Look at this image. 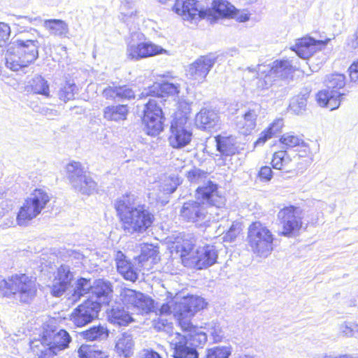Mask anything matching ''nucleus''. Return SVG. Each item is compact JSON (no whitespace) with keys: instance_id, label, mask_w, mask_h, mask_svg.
Masks as SVG:
<instances>
[{"instance_id":"nucleus-1","label":"nucleus","mask_w":358,"mask_h":358,"mask_svg":"<svg viewBox=\"0 0 358 358\" xmlns=\"http://www.w3.org/2000/svg\"><path fill=\"white\" fill-rule=\"evenodd\" d=\"M114 206L122 228L126 233L143 234L153 223V214L148 206L138 201V197L134 194L127 193L118 197Z\"/></svg>"},{"instance_id":"nucleus-2","label":"nucleus","mask_w":358,"mask_h":358,"mask_svg":"<svg viewBox=\"0 0 358 358\" xmlns=\"http://www.w3.org/2000/svg\"><path fill=\"white\" fill-rule=\"evenodd\" d=\"M206 306L205 301L198 296H189L182 302L177 303L174 308L175 318L179 325L185 330L189 331V344L194 347L203 345L207 341V332L203 327L194 326L191 322L196 312Z\"/></svg>"},{"instance_id":"nucleus-3","label":"nucleus","mask_w":358,"mask_h":358,"mask_svg":"<svg viewBox=\"0 0 358 358\" xmlns=\"http://www.w3.org/2000/svg\"><path fill=\"white\" fill-rule=\"evenodd\" d=\"M37 292L36 278L26 274H15L7 280L0 275V295L13 296L22 303H29Z\"/></svg>"},{"instance_id":"nucleus-4","label":"nucleus","mask_w":358,"mask_h":358,"mask_svg":"<svg viewBox=\"0 0 358 358\" xmlns=\"http://www.w3.org/2000/svg\"><path fill=\"white\" fill-rule=\"evenodd\" d=\"M71 341L69 333L64 329L57 332L45 331L41 340L31 342V348L40 358H52L58 352L66 348Z\"/></svg>"},{"instance_id":"nucleus-5","label":"nucleus","mask_w":358,"mask_h":358,"mask_svg":"<svg viewBox=\"0 0 358 358\" xmlns=\"http://www.w3.org/2000/svg\"><path fill=\"white\" fill-rule=\"evenodd\" d=\"M274 237L271 231L260 222H254L248 227L247 243L257 256L266 258L273 250Z\"/></svg>"},{"instance_id":"nucleus-6","label":"nucleus","mask_w":358,"mask_h":358,"mask_svg":"<svg viewBox=\"0 0 358 358\" xmlns=\"http://www.w3.org/2000/svg\"><path fill=\"white\" fill-rule=\"evenodd\" d=\"M50 201L48 194L41 189H36L24 201L16 217L19 226H26L29 221L38 216Z\"/></svg>"},{"instance_id":"nucleus-7","label":"nucleus","mask_w":358,"mask_h":358,"mask_svg":"<svg viewBox=\"0 0 358 358\" xmlns=\"http://www.w3.org/2000/svg\"><path fill=\"white\" fill-rule=\"evenodd\" d=\"M143 122L146 133L152 136L158 135L163 130L164 116L162 108L156 99H150L145 106Z\"/></svg>"},{"instance_id":"nucleus-8","label":"nucleus","mask_w":358,"mask_h":358,"mask_svg":"<svg viewBox=\"0 0 358 358\" xmlns=\"http://www.w3.org/2000/svg\"><path fill=\"white\" fill-rule=\"evenodd\" d=\"M209 213L206 202L189 200L185 202L179 210L180 219L188 223L201 226L209 220Z\"/></svg>"},{"instance_id":"nucleus-9","label":"nucleus","mask_w":358,"mask_h":358,"mask_svg":"<svg viewBox=\"0 0 358 358\" xmlns=\"http://www.w3.org/2000/svg\"><path fill=\"white\" fill-rule=\"evenodd\" d=\"M294 68L292 62L288 59L275 60L271 66H266L264 71H261L264 75V80H257V87L268 88L272 85L274 78L287 79L292 75Z\"/></svg>"},{"instance_id":"nucleus-10","label":"nucleus","mask_w":358,"mask_h":358,"mask_svg":"<svg viewBox=\"0 0 358 358\" xmlns=\"http://www.w3.org/2000/svg\"><path fill=\"white\" fill-rule=\"evenodd\" d=\"M282 225V235L292 237L298 234L302 227V211L290 206L280 210L278 214Z\"/></svg>"},{"instance_id":"nucleus-11","label":"nucleus","mask_w":358,"mask_h":358,"mask_svg":"<svg viewBox=\"0 0 358 358\" xmlns=\"http://www.w3.org/2000/svg\"><path fill=\"white\" fill-rule=\"evenodd\" d=\"M100 310L99 302L87 299L73 310L70 320L75 326L83 327L96 319Z\"/></svg>"},{"instance_id":"nucleus-12","label":"nucleus","mask_w":358,"mask_h":358,"mask_svg":"<svg viewBox=\"0 0 358 358\" xmlns=\"http://www.w3.org/2000/svg\"><path fill=\"white\" fill-rule=\"evenodd\" d=\"M171 134L169 137L170 145L173 148H182L189 144L192 132L187 124V118L180 117L171 122Z\"/></svg>"},{"instance_id":"nucleus-13","label":"nucleus","mask_w":358,"mask_h":358,"mask_svg":"<svg viewBox=\"0 0 358 358\" xmlns=\"http://www.w3.org/2000/svg\"><path fill=\"white\" fill-rule=\"evenodd\" d=\"M195 197L201 202H206L207 207L221 208L225 203V199L220 194L217 185L210 179L203 185L196 187Z\"/></svg>"},{"instance_id":"nucleus-14","label":"nucleus","mask_w":358,"mask_h":358,"mask_svg":"<svg viewBox=\"0 0 358 358\" xmlns=\"http://www.w3.org/2000/svg\"><path fill=\"white\" fill-rule=\"evenodd\" d=\"M215 63V58L212 55L199 57L191 64L187 69V76L194 83H202Z\"/></svg>"},{"instance_id":"nucleus-15","label":"nucleus","mask_w":358,"mask_h":358,"mask_svg":"<svg viewBox=\"0 0 358 358\" xmlns=\"http://www.w3.org/2000/svg\"><path fill=\"white\" fill-rule=\"evenodd\" d=\"M161 54H167V50L151 41L142 42L138 44H130L127 46V49L128 58L135 60Z\"/></svg>"},{"instance_id":"nucleus-16","label":"nucleus","mask_w":358,"mask_h":358,"mask_svg":"<svg viewBox=\"0 0 358 358\" xmlns=\"http://www.w3.org/2000/svg\"><path fill=\"white\" fill-rule=\"evenodd\" d=\"M173 10L177 14L181 15L185 20H193L203 18L206 16V9L204 10L201 8L196 0H186L185 1L176 0Z\"/></svg>"},{"instance_id":"nucleus-17","label":"nucleus","mask_w":358,"mask_h":358,"mask_svg":"<svg viewBox=\"0 0 358 358\" xmlns=\"http://www.w3.org/2000/svg\"><path fill=\"white\" fill-rule=\"evenodd\" d=\"M180 91V84L178 83L164 82L163 83H155L148 90H146L145 94L156 99L158 101V105L163 102V97L165 96H171L176 101V97L178 96Z\"/></svg>"},{"instance_id":"nucleus-18","label":"nucleus","mask_w":358,"mask_h":358,"mask_svg":"<svg viewBox=\"0 0 358 358\" xmlns=\"http://www.w3.org/2000/svg\"><path fill=\"white\" fill-rule=\"evenodd\" d=\"M73 278V275L70 271L69 266L61 265L50 285L51 294L57 297L62 296L69 287Z\"/></svg>"},{"instance_id":"nucleus-19","label":"nucleus","mask_w":358,"mask_h":358,"mask_svg":"<svg viewBox=\"0 0 358 358\" xmlns=\"http://www.w3.org/2000/svg\"><path fill=\"white\" fill-rule=\"evenodd\" d=\"M217 257L218 254L215 247L207 245L197 249L195 254L192 255L189 259L198 269H203L215 264Z\"/></svg>"},{"instance_id":"nucleus-20","label":"nucleus","mask_w":358,"mask_h":358,"mask_svg":"<svg viewBox=\"0 0 358 358\" xmlns=\"http://www.w3.org/2000/svg\"><path fill=\"white\" fill-rule=\"evenodd\" d=\"M169 342L174 348V358H198L196 349L187 345L186 336L176 332L169 336Z\"/></svg>"},{"instance_id":"nucleus-21","label":"nucleus","mask_w":358,"mask_h":358,"mask_svg":"<svg viewBox=\"0 0 358 358\" xmlns=\"http://www.w3.org/2000/svg\"><path fill=\"white\" fill-rule=\"evenodd\" d=\"M261 110L260 106L255 105L252 108H248L242 116H238L236 120V129L243 135H249L257 126V117Z\"/></svg>"},{"instance_id":"nucleus-22","label":"nucleus","mask_w":358,"mask_h":358,"mask_svg":"<svg viewBox=\"0 0 358 358\" xmlns=\"http://www.w3.org/2000/svg\"><path fill=\"white\" fill-rule=\"evenodd\" d=\"M324 46V41H317L311 37H304L299 39L292 49L299 57L306 59L317 50H321Z\"/></svg>"},{"instance_id":"nucleus-23","label":"nucleus","mask_w":358,"mask_h":358,"mask_svg":"<svg viewBox=\"0 0 358 358\" xmlns=\"http://www.w3.org/2000/svg\"><path fill=\"white\" fill-rule=\"evenodd\" d=\"M115 261L117 272L126 280L135 282L138 279L137 268L127 259L121 251H117L115 255Z\"/></svg>"},{"instance_id":"nucleus-24","label":"nucleus","mask_w":358,"mask_h":358,"mask_svg":"<svg viewBox=\"0 0 358 358\" xmlns=\"http://www.w3.org/2000/svg\"><path fill=\"white\" fill-rule=\"evenodd\" d=\"M12 43L17 48L18 53L23 55L24 63L30 64L38 57V41L33 39H17Z\"/></svg>"},{"instance_id":"nucleus-25","label":"nucleus","mask_w":358,"mask_h":358,"mask_svg":"<svg viewBox=\"0 0 358 358\" xmlns=\"http://www.w3.org/2000/svg\"><path fill=\"white\" fill-rule=\"evenodd\" d=\"M112 292L111 283L104 280L99 279L92 284V296L90 299L99 302L100 306L101 304H108L112 296Z\"/></svg>"},{"instance_id":"nucleus-26","label":"nucleus","mask_w":358,"mask_h":358,"mask_svg":"<svg viewBox=\"0 0 358 358\" xmlns=\"http://www.w3.org/2000/svg\"><path fill=\"white\" fill-rule=\"evenodd\" d=\"M196 124L203 130L212 131L220 126V117L213 110L203 108L196 116Z\"/></svg>"},{"instance_id":"nucleus-27","label":"nucleus","mask_w":358,"mask_h":358,"mask_svg":"<svg viewBox=\"0 0 358 358\" xmlns=\"http://www.w3.org/2000/svg\"><path fill=\"white\" fill-rule=\"evenodd\" d=\"M343 94L338 92L337 90H323L317 94V103L321 106L329 108L331 110L338 108L341 104V96Z\"/></svg>"},{"instance_id":"nucleus-28","label":"nucleus","mask_w":358,"mask_h":358,"mask_svg":"<svg viewBox=\"0 0 358 358\" xmlns=\"http://www.w3.org/2000/svg\"><path fill=\"white\" fill-rule=\"evenodd\" d=\"M18 50L15 48V43H11L8 45L5 55L6 66L13 71H18L29 65L28 63L24 62L23 55L18 53Z\"/></svg>"},{"instance_id":"nucleus-29","label":"nucleus","mask_w":358,"mask_h":358,"mask_svg":"<svg viewBox=\"0 0 358 358\" xmlns=\"http://www.w3.org/2000/svg\"><path fill=\"white\" fill-rule=\"evenodd\" d=\"M234 10L235 7L227 0H213L212 7L206 9V16L230 17L233 16Z\"/></svg>"},{"instance_id":"nucleus-30","label":"nucleus","mask_w":358,"mask_h":358,"mask_svg":"<svg viewBox=\"0 0 358 358\" xmlns=\"http://www.w3.org/2000/svg\"><path fill=\"white\" fill-rule=\"evenodd\" d=\"M129 114L127 105H110L103 109V117L105 120L119 122L127 119Z\"/></svg>"},{"instance_id":"nucleus-31","label":"nucleus","mask_w":358,"mask_h":358,"mask_svg":"<svg viewBox=\"0 0 358 358\" xmlns=\"http://www.w3.org/2000/svg\"><path fill=\"white\" fill-rule=\"evenodd\" d=\"M102 95L110 100L131 99L135 96L134 91L125 85L108 86L103 90Z\"/></svg>"},{"instance_id":"nucleus-32","label":"nucleus","mask_w":358,"mask_h":358,"mask_svg":"<svg viewBox=\"0 0 358 358\" xmlns=\"http://www.w3.org/2000/svg\"><path fill=\"white\" fill-rule=\"evenodd\" d=\"M265 69V65L259 64L255 68L248 67L242 71L243 79L247 83L252 89L257 90H266V88H262L257 87V80H264V75L261 71Z\"/></svg>"},{"instance_id":"nucleus-33","label":"nucleus","mask_w":358,"mask_h":358,"mask_svg":"<svg viewBox=\"0 0 358 358\" xmlns=\"http://www.w3.org/2000/svg\"><path fill=\"white\" fill-rule=\"evenodd\" d=\"M134 347L132 336L128 333H123L117 338L115 350L119 356L128 358L133 355Z\"/></svg>"},{"instance_id":"nucleus-34","label":"nucleus","mask_w":358,"mask_h":358,"mask_svg":"<svg viewBox=\"0 0 358 358\" xmlns=\"http://www.w3.org/2000/svg\"><path fill=\"white\" fill-rule=\"evenodd\" d=\"M280 143L285 148H292L294 147L303 148L305 155H301V157H303L306 155L307 152L309 151V148L307 144L304 142L302 137L295 134L294 132H288L284 134L280 138Z\"/></svg>"},{"instance_id":"nucleus-35","label":"nucleus","mask_w":358,"mask_h":358,"mask_svg":"<svg viewBox=\"0 0 358 358\" xmlns=\"http://www.w3.org/2000/svg\"><path fill=\"white\" fill-rule=\"evenodd\" d=\"M217 150L224 155H231L237 151L236 139L233 136H218L215 138Z\"/></svg>"},{"instance_id":"nucleus-36","label":"nucleus","mask_w":358,"mask_h":358,"mask_svg":"<svg viewBox=\"0 0 358 358\" xmlns=\"http://www.w3.org/2000/svg\"><path fill=\"white\" fill-rule=\"evenodd\" d=\"M66 176L72 187H78V180L85 174L82 165L79 162H72L66 166Z\"/></svg>"},{"instance_id":"nucleus-37","label":"nucleus","mask_w":358,"mask_h":358,"mask_svg":"<svg viewBox=\"0 0 358 358\" xmlns=\"http://www.w3.org/2000/svg\"><path fill=\"white\" fill-rule=\"evenodd\" d=\"M81 336L87 341H101L107 338L108 331L106 327L102 325L94 326L90 329L80 333Z\"/></svg>"},{"instance_id":"nucleus-38","label":"nucleus","mask_w":358,"mask_h":358,"mask_svg":"<svg viewBox=\"0 0 358 358\" xmlns=\"http://www.w3.org/2000/svg\"><path fill=\"white\" fill-rule=\"evenodd\" d=\"M43 25L51 34L66 36L69 32L68 24L61 20H46L44 21Z\"/></svg>"},{"instance_id":"nucleus-39","label":"nucleus","mask_w":358,"mask_h":358,"mask_svg":"<svg viewBox=\"0 0 358 358\" xmlns=\"http://www.w3.org/2000/svg\"><path fill=\"white\" fill-rule=\"evenodd\" d=\"M109 318L112 323L117 324L120 326L127 325L134 320L127 311L119 308L118 307L112 308Z\"/></svg>"},{"instance_id":"nucleus-40","label":"nucleus","mask_w":358,"mask_h":358,"mask_svg":"<svg viewBox=\"0 0 358 358\" xmlns=\"http://www.w3.org/2000/svg\"><path fill=\"white\" fill-rule=\"evenodd\" d=\"M180 183V178L178 176L173 174L164 177L160 182L159 188L164 194H170L176 191Z\"/></svg>"},{"instance_id":"nucleus-41","label":"nucleus","mask_w":358,"mask_h":358,"mask_svg":"<svg viewBox=\"0 0 358 358\" xmlns=\"http://www.w3.org/2000/svg\"><path fill=\"white\" fill-rule=\"evenodd\" d=\"M92 283L90 280L81 278L78 279L76 282L75 287L73 288V292L71 296L73 301H77L82 296L87 293H91Z\"/></svg>"},{"instance_id":"nucleus-42","label":"nucleus","mask_w":358,"mask_h":358,"mask_svg":"<svg viewBox=\"0 0 358 358\" xmlns=\"http://www.w3.org/2000/svg\"><path fill=\"white\" fill-rule=\"evenodd\" d=\"M338 334L345 338H358V322L345 321L338 326Z\"/></svg>"},{"instance_id":"nucleus-43","label":"nucleus","mask_w":358,"mask_h":358,"mask_svg":"<svg viewBox=\"0 0 358 358\" xmlns=\"http://www.w3.org/2000/svg\"><path fill=\"white\" fill-rule=\"evenodd\" d=\"M142 293L131 289H124L120 293L121 300L124 306L133 310Z\"/></svg>"},{"instance_id":"nucleus-44","label":"nucleus","mask_w":358,"mask_h":358,"mask_svg":"<svg viewBox=\"0 0 358 358\" xmlns=\"http://www.w3.org/2000/svg\"><path fill=\"white\" fill-rule=\"evenodd\" d=\"M31 87L35 94H41L45 97L50 96L49 85L41 76H36L32 79Z\"/></svg>"},{"instance_id":"nucleus-45","label":"nucleus","mask_w":358,"mask_h":358,"mask_svg":"<svg viewBox=\"0 0 358 358\" xmlns=\"http://www.w3.org/2000/svg\"><path fill=\"white\" fill-rule=\"evenodd\" d=\"M154 308V301L142 293L132 311L137 314H147L152 311Z\"/></svg>"},{"instance_id":"nucleus-46","label":"nucleus","mask_w":358,"mask_h":358,"mask_svg":"<svg viewBox=\"0 0 358 358\" xmlns=\"http://www.w3.org/2000/svg\"><path fill=\"white\" fill-rule=\"evenodd\" d=\"M78 182V187H73V188L83 194H91L96 187V183L87 174H85Z\"/></svg>"},{"instance_id":"nucleus-47","label":"nucleus","mask_w":358,"mask_h":358,"mask_svg":"<svg viewBox=\"0 0 358 358\" xmlns=\"http://www.w3.org/2000/svg\"><path fill=\"white\" fill-rule=\"evenodd\" d=\"M186 176L189 182L198 186L203 185L209 180L208 175L206 172L194 168L186 173Z\"/></svg>"},{"instance_id":"nucleus-48","label":"nucleus","mask_w":358,"mask_h":358,"mask_svg":"<svg viewBox=\"0 0 358 358\" xmlns=\"http://www.w3.org/2000/svg\"><path fill=\"white\" fill-rule=\"evenodd\" d=\"M205 331L213 338V342H220L224 337L223 331L217 322L211 321L203 327Z\"/></svg>"},{"instance_id":"nucleus-49","label":"nucleus","mask_w":358,"mask_h":358,"mask_svg":"<svg viewBox=\"0 0 358 358\" xmlns=\"http://www.w3.org/2000/svg\"><path fill=\"white\" fill-rule=\"evenodd\" d=\"M345 78L343 74L334 73L328 76L325 83L329 90H336V89H341L345 86Z\"/></svg>"},{"instance_id":"nucleus-50","label":"nucleus","mask_w":358,"mask_h":358,"mask_svg":"<svg viewBox=\"0 0 358 358\" xmlns=\"http://www.w3.org/2000/svg\"><path fill=\"white\" fill-rule=\"evenodd\" d=\"M291 162L290 157L284 150L275 152L272 159V166L275 169H282Z\"/></svg>"},{"instance_id":"nucleus-51","label":"nucleus","mask_w":358,"mask_h":358,"mask_svg":"<svg viewBox=\"0 0 358 358\" xmlns=\"http://www.w3.org/2000/svg\"><path fill=\"white\" fill-rule=\"evenodd\" d=\"M307 100L304 95L294 97L289 103V110L296 115L301 114L306 108Z\"/></svg>"},{"instance_id":"nucleus-52","label":"nucleus","mask_w":358,"mask_h":358,"mask_svg":"<svg viewBox=\"0 0 358 358\" xmlns=\"http://www.w3.org/2000/svg\"><path fill=\"white\" fill-rule=\"evenodd\" d=\"M231 354V347L217 346L208 350L206 358H229Z\"/></svg>"},{"instance_id":"nucleus-53","label":"nucleus","mask_w":358,"mask_h":358,"mask_svg":"<svg viewBox=\"0 0 358 358\" xmlns=\"http://www.w3.org/2000/svg\"><path fill=\"white\" fill-rule=\"evenodd\" d=\"M139 12L136 8H122L120 7L119 19L127 24H132L138 18Z\"/></svg>"},{"instance_id":"nucleus-54","label":"nucleus","mask_w":358,"mask_h":358,"mask_svg":"<svg viewBox=\"0 0 358 358\" xmlns=\"http://www.w3.org/2000/svg\"><path fill=\"white\" fill-rule=\"evenodd\" d=\"M76 88V86L74 83H70L67 82L59 90L57 93L59 99L64 102L73 99L74 97V91Z\"/></svg>"},{"instance_id":"nucleus-55","label":"nucleus","mask_w":358,"mask_h":358,"mask_svg":"<svg viewBox=\"0 0 358 358\" xmlns=\"http://www.w3.org/2000/svg\"><path fill=\"white\" fill-rule=\"evenodd\" d=\"M187 297L188 296H187ZM185 299H186V297L179 299L178 296H175L171 302L162 304L159 310V317L167 316L171 313H173V316L175 317L174 308L176 304L182 302V301H183Z\"/></svg>"},{"instance_id":"nucleus-56","label":"nucleus","mask_w":358,"mask_h":358,"mask_svg":"<svg viewBox=\"0 0 358 358\" xmlns=\"http://www.w3.org/2000/svg\"><path fill=\"white\" fill-rule=\"evenodd\" d=\"M195 244L194 240L189 237V240H183L182 243L177 242L176 248L178 252H180L181 257H185L190 255Z\"/></svg>"},{"instance_id":"nucleus-57","label":"nucleus","mask_w":358,"mask_h":358,"mask_svg":"<svg viewBox=\"0 0 358 358\" xmlns=\"http://www.w3.org/2000/svg\"><path fill=\"white\" fill-rule=\"evenodd\" d=\"M155 329L158 331H165L169 336L173 334L172 322H169L168 319L159 317L157 321L155 322Z\"/></svg>"},{"instance_id":"nucleus-58","label":"nucleus","mask_w":358,"mask_h":358,"mask_svg":"<svg viewBox=\"0 0 358 358\" xmlns=\"http://www.w3.org/2000/svg\"><path fill=\"white\" fill-rule=\"evenodd\" d=\"M241 227L239 224H232L229 229L225 234L223 237L224 241L232 242L235 240V238L238 236V235L241 232Z\"/></svg>"},{"instance_id":"nucleus-59","label":"nucleus","mask_w":358,"mask_h":358,"mask_svg":"<svg viewBox=\"0 0 358 358\" xmlns=\"http://www.w3.org/2000/svg\"><path fill=\"white\" fill-rule=\"evenodd\" d=\"M10 34V27L6 23L0 22V48L6 43L9 38Z\"/></svg>"},{"instance_id":"nucleus-60","label":"nucleus","mask_w":358,"mask_h":358,"mask_svg":"<svg viewBox=\"0 0 358 358\" xmlns=\"http://www.w3.org/2000/svg\"><path fill=\"white\" fill-rule=\"evenodd\" d=\"M94 352V349L92 346L82 345L78 350V354L79 358H92Z\"/></svg>"},{"instance_id":"nucleus-61","label":"nucleus","mask_w":358,"mask_h":358,"mask_svg":"<svg viewBox=\"0 0 358 358\" xmlns=\"http://www.w3.org/2000/svg\"><path fill=\"white\" fill-rule=\"evenodd\" d=\"M284 125L283 120L278 118L275 120L267 129L271 134L273 136L276 133L279 132Z\"/></svg>"},{"instance_id":"nucleus-62","label":"nucleus","mask_w":358,"mask_h":358,"mask_svg":"<svg viewBox=\"0 0 358 358\" xmlns=\"http://www.w3.org/2000/svg\"><path fill=\"white\" fill-rule=\"evenodd\" d=\"M273 135L268 129L262 131L258 139L255 142V146L262 145L268 139L271 138Z\"/></svg>"},{"instance_id":"nucleus-63","label":"nucleus","mask_w":358,"mask_h":358,"mask_svg":"<svg viewBox=\"0 0 358 358\" xmlns=\"http://www.w3.org/2000/svg\"><path fill=\"white\" fill-rule=\"evenodd\" d=\"M272 173L273 171L269 166H264L260 169L259 176L262 180L268 181L272 178Z\"/></svg>"},{"instance_id":"nucleus-64","label":"nucleus","mask_w":358,"mask_h":358,"mask_svg":"<svg viewBox=\"0 0 358 358\" xmlns=\"http://www.w3.org/2000/svg\"><path fill=\"white\" fill-rule=\"evenodd\" d=\"M231 18H235L237 21L244 22L249 20V15L244 12L238 11L236 8L233 16H230Z\"/></svg>"}]
</instances>
